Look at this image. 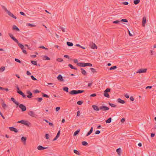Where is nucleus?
Returning <instances> with one entry per match:
<instances>
[{"mask_svg": "<svg viewBox=\"0 0 156 156\" xmlns=\"http://www.w3.org/2000/svg\"><path fill=\"white\" fill-rule=\"evenodd\" d=\"M84 92L83 90H73L69 92V94L72 95H76L79 94H80Z\"/></svg>", "mask_w": 156, "mask_h": 156, "instance_id": "1", "label": "nucleus"}, {"mask_svg": "<svg viewBox=\"0 0 156 156\" xmlns=\"http://www.w3.org/2000/svg\"><path fill=\"white\" fill-rule=\"evenodd\" d=\"M19 108L21 109L22 112H24L27 109L26 107L22 104L19 105Z\"/></svg>", "mask_w": 156, "mask_h": 156, "instance_id": "2", "label": "nucleus"}, {"mask_svg": "<svg viewBox=\"0 0 156 156\" xmlns=\"http://www.w3.org/2000/svg\"><path fill=\"white\" fill-rule=\"evenodd\" d=\"M2 7L3 9L8 13V15L11 16L12 13L10 11H9L5 6L3 5H2Z\"/></svg>", "mask_w": 156, "mask_h": 156, "instance_id": "3", "label": "nucleus"}, {"mask_svg": "<svg viewBox=\"0 0 156 156\" xmlns=\"http://www.w3.org/2000/svg\"><path fill=\"white\" fill-rule=\"evenodd\" d=\"M99 109L100 110H101L102 111H105L106 110H108L109 109V108L108 107L105 106H100L99 107Z\"/></svg>", "mask_w": 156, "mask_h": 156, "instance_id": "4", "label": "nucleus"}, {"mask_svg": "<svg viewBox=\"0 0 156 156\" xmlns=\"http://www.w3.org/2000/svg\"><path fill=\"white\" fill-rule=\"evenodd\" d=\"M147 69H139L138 71L136 72V73H145L146 72Z\"/></svg>", "mask_w": 156, "mask_h": 156, "instance_id": "5", "label": "nucleus"}, {"mask_svg": "<svg viewBox=\"0 0 156 156\" xmlns=\"http://www.w3.org/2000/svg\"><path fill=\"white\" fill-rule=\"evenodd\" d=\"M28 114L32 117H35L36 116L35 113L32 111H29L28 113Z\"/></svg>", "mask_w": 156, "mask_h": 156, "instance_id": "6", "label": "nucleus"}, {"mask_svg": "<svg viewBox=\"0 0 156 156\" xmlns=\"http://www.w3.org/2000/svg\"><path fill=\"white\" fill-rule=\"evenodd\" d=\"M27 94H28L27 97L29 98H31L32 97V93L30 91H27Z\"/></svg>", "mask_w": 156, "mask_h": 156, "instance_id": "7", "label": "nucleus"}, {"mask_svg": "<svg viewBox=\"0 0 156 156\" xmlns=\"http://www.w3.org/2000/svg\"><path fill=\"white\" fill-rule=\"evenodd\" d=\"M77 65L79 66L84 67L86 66V63L84 62H79Z\"/></svg>", "mask_w": 156, "mask_h": 156, "instance_id": "8", "label": "nucleus"}, {"mask_svg": "<svg viewBox=\"0 0 156 156\" xmlns=\"http://www.w3.org/2000/svg\"><path fill=\"white\" fill-rule=\"evenodd\" d=\"M48 148L47 147H44L42 146L39 145L37 147V149L39 150L42 151L44 150V149H47Z\"/></svg>", "mask_w": 156, "mask_h": 156, "instance_id": "9", "label": "nucleus"}, {"mask_svg": "<svg viewBox=\"0 0 156 156\" xmlns=\"http://www.w3.org/2000/svg\"><path fill=\"white\" fill-rule=\"evenodd\" d=\"M57 79L60 81H64V80L61 74H59L57 77Z\"/></svg>", "mask_w": 156, "mask_h": 156, "instance_id": "10", "label": "nucleus"}, {"mask_svg": "<svg viewBox=\"0 0 156 156\" xmlns=\"http://www.w3.org/2000/svg\"><path fill=\"white\" fill-rule=\"evenodd\" d=\"M10 130L12 131H14L15 133H17L18 132L17 129L15 127H9V128Z\"/></svg>", "mask_w": 156, "mask_h": 156, "instance_id": "11", "label": "nucleus"}, {"mask_svg": "<svg viewBox=\"0 0 156 156\" xmlns=\"http://www.w3.org/2000/svg\"><path fill=\"white\" fill-rule=\"evenodd\" d=\"M60 133V131L59 130L55 136V137L53 139V141L56 140L59 136Z\"/></svg>", "mask_w": 156, "mask_h": 156, "instance_id": "12", "label": "nucleus"}, {"mask_svg": "<svg viewBox=\"0 0 156 156\" xmlns=\"http://www.w3.org/2000/svg\"><path fill=\"white\" fill-rule=\"evenodd\" d=\"M146 22V18L145 17H144L143 18L142 22V25L143 27L145 26V24Z\"/></svg>", "mask_w": 156, "mask_h": 156, "instance_id": "13", "label": "nucleus"}, {"mask_svg": "<svg viewBox=\"0 0 156 156\" xmlns=\"http://www.w3.org/2000/svg\"><path fill=\"white\" fill-rule=\"evenodd\" d=\"M92 107L95 111H98L100 110L98 106L95 105H92Z\"/></svg>", "mask_w": 156, "mask_h": 156, "instance_id": "14", "label": "nucleus"}, {"mask_svg": "<svg viewBox=\"0 0 156 156\" xmlns=\"http://www.w3.org/2000/svg\"><path fill=\"white\" fill-rule=\"evenodd\" d=\"M12 30H15L16 31H20V30L19 28L15 25L12 26Z\"/></svg>", "mask_w": 156, "mask_h": 156, "instance_id": "15", "label": "nucleus"}, {"mask_svg": "<svg viewBox=\"0 0 156 156\" xmlns=\"http://www.w3.org/2000/svg\"><path fill=\"white\" fill-rule=\"evenodd\" d=\"M117 101L118 102L121 104H124L125 103V101L122 100L120 98H119L117 99Z\"/></svg>", "mask_w": 156, "mask_h": 156, "instance_id": "16", "label": "nucleus"}, {"mask_svg": "<svg viewBox=\"0 0 156 156\" xmlns=\"http://www.w3.org/2000/svg\"><path fill=\"white\" fill-rule=\"evenodd\" d=\"M18 93L20 95H21L23 98H26V96L21 91H19L18 92Z\"/></svg>", "mask_w": 156, "mask_h": 156, "instance_id": "17", "label": "nucleus"}, {"mask_svg": "<svg viewBox=\"0 0 156 156\" xmlns=\"http://www.w3.org/2000/svg\"><path fill=\"white\" fill-rule=\"evenodd\" d=\"M93 130V127H91L90 131L87 133V134L86 135V136H88L90 135L92 132Z\"/></svg>", "mask_w": 156, "mask_h": 156, "instance_id": "18", "label": "nucleus"}, {"mask_svg": "<svg viewBox=\"0 0 156 156\" xmlns=\"http://www.w3.org/2000/svg\"><path fill=\"white\" fill-rule=\"evenodd\" d=\"M91 47L93 49H97V47L96 44L94 43H93L91 45Z\"/></svg>", "mask_w": 156, "mask_h": 156, "instance_id": "19", "label": "nucleus"}, {"mask_svg": "<svg viewBox=\"0 0 156 156\" xmlns=\"http://www.w3.org/2000/svg\"><path fill=\"white\" fill-rule=\"evenodd\" d=\"M80 70L81 71V72L83 75H85L86 74V72L83 68H81Z\"/></svg>", "mask_w": 156, "mask_h": 156, "instance_id": "20", "label": "nucleus"}, {"mask_svg": "<svg viewBox=\"0 0 156 156\" xmlns=\"http://www.w3.org/2000/svg\"><path fill=\"white\" fill-rule=\"evenodd\" d=\"M68 66L72 69H75L76 70H77V69L76 68L74 67L71 64H69L68 65Z\"/></svg>", "mask_w": 156, "mask_h": 156, "instance_id": "21", "label": "nucleus"}, {"mask_svg": "<svg viewBox=\"0 0 156 156\" xmlns=\"http://www.w3.org/2000/svg\"><path fill=\"white\" fill-rule=\"evenodd\" d=\"M80 129H77V130H76V131L73 134V136H76L80 132Z\"/></svg>", "mask_w": 156, "mask_h": 156, "instance_id": "22", "label": "nucleus"}, {"mask_svg": "<svg viewBox=\"0 0 156 156\" xmlns=\"http://www.w3.org/2000/svg\"><path fill=\"white\" fill-rule=\"evenodd\" d=\"M121 151V149L120 148H119L116 149V152L119 155H120Z\"/></svg>", "mask_w": 156, "mask_h": 156, "instance_id": "23", "label": "nucleus"}, {"mask_svg": "<svg viewBox=\"0 0 156 156\" xmlns=\"http://www.w3.org/2000/svg\"><path fill=\"white\" fill-rule=\"evenodd\" d=\"M112 121V118L110 117L107 120H105V122L106 123H110Z\"/></svg>", "mask_w": 156, "mask_h": 156, "instance_id": "24", "label": "nucleus"}, {"mask_svg": "<svg viewBox=\"0 0 156 156\" xmlns=\"http://www.w3.org/2000/svg\"><path fill=\"white\" fill-rule=\"evenodd\" d=\"M23 124L27 126H29V125H30V123L29 122H28L27 121H24V122Z\"/></svg>", "mask_w": 156, "mask_h": 156, "instance_id": "25", "label": "nucleus"}, {"mask_svg": "<svg viewBox=\"0 0 156 156\" xmlns=\"http://www.w3.org/2000/svg\"><path fill=\"white\" fill-rule=\"evenodd\" d=\"M67 45L71 47L73 45V44L72 42L67 41Z\"/></svg>", "mask_w": 156, "mask_h": 156, "instance_id": "26", "label": "nucleus"}, {"mask_svg": "<svg viewBox=\"0 0 156 156\" xmlns=\"http://www.w3.org/2000/svg\"><path fill=\"white\" fill-rule=\"evenodd\" d=\"M34 99L36 100L39 102H41L42 100V98H34Z\"/></svg>", "mask_w": 156, "mask_h": 156, "instance_id": "27", "label": "nucleus"}, {"mask_svg": "<svg viewBox=\"0 0 156 156\" xmlns=\"http://www.w3.org/2000/svg\"><path fill=\"white\" fill-rule=\"evenodd\" d=\"M63 90L67 92H69V88L67 87H64L63 88Z\"/></svg>", "mask_w": 156, "mask_h": 156, "instance_id": "28", "label": "nucleus"}, {"mask_svg": "<svg viewBox=\"0 0 156 156\" xmlns=\"http://www.w3.org/2000/svg\"><path fill=\"white\" fill-rule=\"evenodd\" d=\"M27 138L23 136L21 138V140L23 142H25Z\"/></svg>", "mask_w": 156, "mask_h": 156, "instance_id": "29", "label": "nucleus"}, {"mask_svg": "<svg viewBox=\"0 0 156 156\" xmlns=\"http://www.w3.org/2000/svg\"><path fill=\"white\" fill-rule=\"evenodd\" d=\"M140 0H134V3L135 5H137L140 2Z\"/></svg>", "mask_w": 156, "mask_h": 156, "instance_id": "30", "label": "nucleus"}, {"mask_svg": "<svg viewBox=\"0 0 156 156\" xmlns=\"http://www.w3.org/2000/svg\"><path fill=\"white\" fill-rule=\"evenodd\" d=\"M104 96L107 98H109L110 96L109 94H108V93H106L104 92Z\"/></svg>", "mask_w": 156, "mask_h": 156, "instance_id": "31", "label": "nucleus"}, {"mask_svg": "<svg viewBox=\"0 0 156 156\" xmlns=\"http://www.w3.org/2000/svg\"><path fill=\"white\" fill-rule=\"evenodd\" d=\"M31 63H32V64H33L34 65H36V66H37V61H31Z\"/></svg>", "mask_w": 156, "mask_h": 156, "instance_id": "32", "label": "nucleus"}, {"mask_svg": "<svg viewBox=\"0 0 156 156\" xmlns=\"http://www.w3.org/2000/svg\"><path fill=\"white\" fill-rule=\"evenodd\" d=\"M27 26H30V27H35L36 26V25L32 24H31L30 23H28L27 24Z\"/></svg>", "mask_w": 156, "mask_h": 156, "instance_id": "33", "label": "nucleus"}, {"mask_svg": "<svg viewBox=\"0 0 156 156\" xmlns=\"http://www.w3.org/2000/svg\"><path fill=\"white\" fill-rule=\"evenodd\" d=\"M82 145L83 146H87L88 145V143L87 142L83 141L82 142Z\"/></svg>", "mask_w": 156, "mask_h": 156, "instance_id": "34", "label": "nucleus"}, {"mask_svg": "<svg viewBox=\"0 0 156 156\" xmlns=\"http://www.w3.org/2000/svg\"><path fill=\"white\" fill-rule=\"evenodd\" d=\"M18 46L21 49H23V48H24V46L23 45L20 44L18 43Z\"/></svg>", "mask_w": 156, "mask_h": 156, "instance_id": "35", "label": "nucleus"}, {"mask_svg": "<svg viewBox=\"0 0 156 156\" xmlns=\"http://www.w3.org/2000/svg\"><path fill=\"white\" fill-rule=\"evenodd\" d=\"M43 59H44L45 60H50V58L48 57L47 56H44L43 57Z\"/></svg>", "mask_w": 156, "mask_h": 156, "instance_id": "36", "label": "nucleus"}, {"mask_svg": "<svg viewBox=\"0 0 156 156\" xmlns=\"http://www.w3.org/2000/svg\"><path fill=\"white\" fill-rule=\"evenodd\" d=\"M90 69L92 72L94 73L97 72V71H96L95 69L93 68H91Z\"/></svg>", "mask_w": 156, "mask_h": 156, "instance_id": "37", "label": "nucleus"}, {"mask_svg": "<svg viewBox=\"0 0 156 156\" xmlns=\"http://www.w3.org/2000/svg\"><path fill=\"white\" fill-rule=\"evenodd\" d=\"M59 28L63 32H65L66 31L65 30V28H64L63 27L60 26L59 27Z\"/></svg>", "mask_w": 156, "mask_h": 156, "instance_id": "38", "label": "nucleus"}, {"mask_svg": "<svg viewBox=\"0 0 156 156\" xmlns=\"http://www.w3.org/2000/svg\"><path fill=\"white\" fill-rule=\"evenodd\" d=\"M11 39L13 40V41H14L15 42H16L17 43H18V40L16 39L15 37H13L12 38H11Z\"/></svg>", "mask_w": 156, "mask_h": 156, "instance_id": "39", "label": "nucleus"}, {"mask_svg": "<svg viewBox=\"0 0 156 156\" xmlns=\"http://www.w3.org/2000/svg\"><path fill=\"white\" fill-rule=\"evenodd\" d=\"M116 68H117V66H113L109 68V69L110 70H114V69H116Z\"/></svg>", "mask_w": 156, "mask_h": 156, "instance_id": "40", "label": "nucleus"}, {"mask_svg": "<svg viewBox=\"0 0 156 156\" xmlns=\"http://www.w3.org/2000/svg\"><path fill=\"white\" fill-rule=\"evenodd\" d=\"M76 46H78V47H79L81 48H82L83 49H85L86 48H85V47H83V46H81V45H80L79 44H77L76 45Z\"/></svg>", "mask_w": 156, "mask_h": 156, "instance_id": "41", "label": "nucleus"}, {"mask_svg": "<svg viewBox=\"0 0 156 156\" xmlns=\"http://www.w3.org/2000/svg\"><path fill=\"white\" fill-rule=\"evenodd\" d=\"M86 66H92V65L90 63H86Z\"/></svg>", "mask_w": 156, "mask_h": 156, "instance_id": "42", "label": "nucleus"}, {"mask_svg": "<svg viewBox=\"0 0 156 156\" xmlns=\"http://www.w3.org/2000/svg\"><path fill=\"white\" fill-rule=\"evenodd\" d=\"M111 89L110 88H108L106 89L105 91L104 92H106V93H108L110 91Z\"/></svg>", "mask_w": 156, "mask_h": 156, "instance_id": "43", "label": "nucleus"}, {"mask_svg": "<svg viewBox=\"0 0 156 156\" xmlns=\"http://www.w3.org/2000/svg\"><path fill=\"white\" fill-rule=\"evenodd\" d=\"M63 60V59L61 58H58L57 59V61L58 62H62Z\"/></svg>", "mask_w": 156, "mask_h": 156, "instance_id": "44", "label": "nucleus"}, {"mask_svg": "<svg viewBox=\"0 0 156 156\" xmlns=\"http://www.w3.org/2000/svg\"><path fill=\"white\" fill-rule=\"evenodd\" d=\"M5 69V68L4 67H2L0 68V71L3 72Z\"/></svg>", "mask_w": 156, "mask_h": 156, "instance_id": "45", "label": "nucleus"}, {"mask_svg": "<svg viewBox=\"0 0 156 156\" xmlns=\"http://www.w3.org/2000/svg\"><path fill=\"white\" fill-rule=\"evenodd\" d=\"M15 61L16 62L19 63H21V61L17 58H15Z\"/></svg>", "mask_w": 156, "mask_h": 156, "instance_id": "46", "label": "nucleus"}, {"mask_svg": "<svg viewBox=\"0 0 156 156\" xmlns=\"http://www.w3.org/2000/svg\"><path fill=\"white\" fill-rule=\"evenodd\" d=\"M120 21H122L126 23H127L128 22V20H127L126 19H123L121 20Z\"/></svg>", "mask_w": 156, "mask_h": 156, "instance_id": "47", "label": "nucleus"}, {"mask_svg": "<svg viewBox=\"0 0 156 156\" xmlns=\"http://www.w3.org/2000/svg\"><path fill=\"white\" fill-rule=\"evenodd\" d=\"M73 152L75 153L76 154H78V155L80 154V153H79V152L77 150H74Z\"/></svg>", "mask_w": 156, "mask_h": 156, "instance_id": "48", "label": "nucleus"}, {"mask_svg": "<svg viewBox=\"0 0 156 156\" xmlns=\"http://www.w3.org/2000/svg\"><path fill=\"white\" fill-rule=\"evenodd\" d=\"M42 96L43 97L45 98H49V96L47 94H44V93H42Z\"/></svg>", "mask_w": 156, "mask_h": 156, "instance_id": "49", "label": "nucleus"}, {"mask_svg": "<svg viewBox=\"0 0 156 156\" xmlns=\"http://www.w3.org/2000/svg\"><path fill=\"white\" fill-rule=\"evenodd\" d=\"M77 103L78 105H81L83 103V102L81 101H77Z\"/></svg>", "mask_w": 156, "mask_h": 156, "instance_id": "50", "label": "nucleus"}, {"mask_svg": "<svg viewBox=\"0 0 156 156\" xmlns=\"http://www.w3.org/2000/svg\"><path fill=\"white\" fill-rule=\"evenodd\" d=\"M120 21L117 20L116 21H114L113 22V23L115 24H118L119 23Z\"/></svg>", "mask_w": 156, "mask_h": 156, "instance_id": "51", "label": "nucleus"}, {"mask_svg": "<svg viewBox=\"0 0 156 156\" xmlns=\"http://www.w3.org/2000/svg\"><path fill=\"white\" fill-rule=\"evenodd\" d=\"M109 105L111 106L112 107H115L116 106V105H114V104L109 103Z\"/></svg>", "mask_w": 156, "mask_h": 156, "instance_id": "52", "label": "nucleus"}, {"mask_svg": "<svg viewBox=\"0 0 156 156\" xmlns=\"http://www.w3.org/2000/svg\"><path fill=\"white\" fill-rule=\"evenodd\" d=\"M31 78L34 80H37L34 77V76L33 75H31L30 76Z\"/></svg>", "mask_w": 156, "mask_h": 156, "instance_id": "53", "label": "nucleus"}, {"mask_svg": "<svg viewBox=\"0 0 156 156\" xmlns=\"http://www.w3.org/2000/svg\"><path fill=\"white\" fill-rule=\"evenodd\" d=\"M39 48H43V49H44L45 50H48V48H47L43 46H40L39 47Z\"/></svg>", "mask_w": 156, "mask_h": 156, "instance_id": "54", "label": "nucleus"}, {"mask_svg": "<svg viewBox=\"0 0 156 156\" xmlns=\"http://www.w3.org/2000/svg\"><path fill=\"white\" fill-rule=\"evenodd\" d=\"M24 120H20V121H18L17 122L18 123H21L22 124H23L24 123Z\"/></svg>", "mask_w": 156, "mask_h": 156, "instance_id": "55", "label": "nucleus"}, {"mask_svg": "<svg viewBox=\"0 0 156 156\" xmlns=\"http://www.w3.org/2000/svg\"><path fill=\"white\" fill-rule=\"evenodd\" d=\"M6 105L5 104L4 102H3L2 104V107L5 108L6 107Z\"/></svg>", "mask_w": 156, "mask_h": 156, "instance_id": "56", "label": "nucleus"}, {"mask_svg": "<svg viewBox=\"0 0 156 156\" xmlns=\"http://www.w3.org/2000/svg\"><path fill=\"white\" fill-rule=\"evenodd\" d=\"M45 137L46 139H48L49 138V135L48 134H46Z\"/></svg>", "mask_w": 156, "mask_h": 156, "instance_id": "57", "label": "nucleus"}, {"mask_svg": "<svg viewBox=\"0 0 156 156\" xmlns=\"http://www.w3.org/2000/svg\"><path fill=\"white\" fill-rule=\"evenodd\" d=\"M80 112L79 111H78L77 112L76 116H78L80 115Z\"/></svg>", "mask_w": 156, "mask_h": 156, "instance_id": "58", "label": "nucleus"}, {"mask_svg": "<svg viewBox=\"0 0 156 156\" xmlns=\"http://www.w3.org/2000/svg\"><path fill=\"white\" fill-rule=\"evenodd\" d=\"M122 4L125 5H127L129 3L128 2H125L122 3Z\"/></svg>", "mask_w": 156, "mask_h": 156, "instance_id": "59", "label": "nucleus"}, {"mask_svg": "<svg viewBox=\"0 0 156 156\" xmlns=\"http://www.w3.org/2000/svg\"><path fill=\"white\" fill-rule=\"evenodd\" d=\"M93 83V82L91 81V83H88V87H90L91 86V85H92Z\"/></svg>", "mask_w": 156, "mask_h": 156, "instance_id": "60", "label": "nucleus"}, {"mask_svg": "<svg viewBox=\"0 0 156 156\" xmlns=\"http://www.w3.org/2000/svg\"><path fill=\"white\" fill-rule=\"evenodd\" d=\"M100 133V131L98 130H97L95 133V134L98 135Z\"/></svg>", "mask_w": 156, "mask_h": 156, "instance_id": "61", "label": "nucleus"}, {"mask_svg": "<svg viewBox=\"0 0 156 156\" xmlns=\"http://www.w3.org/2000/svg\"><path fill=\"white\" fill-rule=\"evenodd\" d=\"M34 93H37L40 92V91L37 90H34Z\"/></svg>", "mask_w": 156, "mask_h": 156, "instance_id": "62", "label": "nucleus"}, {"mask_svg": "<svg viewBox=\"0 0 156 156\" xmlns=\"http://www.w3.org/2000/svg\"><path fill=\"white\" fill-rule=\"evenodd\" d=\"M74 62L75 63H76V64H77V63H78V60L77 59H74Z\"/></svg>", "mask_w": 156, "mask_h": 156, "instance_id": "63", "label": "nucleus"}, {"mask_svg": "<svg viewBox=\"0 0 156 156\" xmlns=\"http://www.w3.org/2000/svg\"><path fill=\"white\" fill-rule=\"evenodd\" d=\"M60 107H57L55 108V110L56 112H58L60 110Z\"/></svg>", "mask_w": 156, "mask_h": 156, "instance_id": "64", "label": "nucleus"}]
</instances>
